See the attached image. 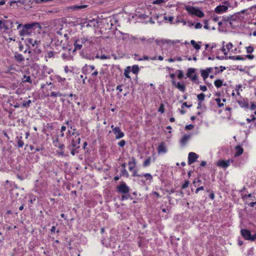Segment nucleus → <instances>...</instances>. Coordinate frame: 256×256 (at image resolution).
<instances>
[{"label":"nucleus","mask_w":256,"mask_h":256,"mask_svg":"<svg viewBox=\"0 0 256 256\" xmlns=\"http://www.w3.org/2000/svg\"><path fill=\"white\" fill-rule=\"evenodd\" d=\"M22 27V29L20 30V36H24L30 34V30L32 28H41V26L38 22H32L31 24H27L24 25L19 24L17 28L19 29Z\"/></svg>","instance_id":"f257e3e1"},{"label":"nucleus","mask_w":256,"mask_h":256,"mask_svg":"<svg viewBox=\"0 0 256 256\" xmlns=\"http://www.w3.org/2000/svg\"><path fill=\"white\" fill-rule=\"evenodd\" d=\"M130 72V70H125L124 74L126 78H130V76H129Z\"/></svg>","instance_id":"a18cd8bd"},{"label":"nucleus","mask_w":256,"mask_h":256,"mask_svg":"<svg viewBox=\"0 0 256 256\" xmlns=\"http://www.w3.org/2000/svg\"><path fill=\"white\" fill-rule=\"evenodd\" d=\"M204 187L202 186H201L200 187H198V188L196 190V194H198V192L200 191V190H204Z\"/></svg>","instance_id":"bf43d9fd"},{"label":"nucleus","mask_w":256,"mask_h":256,"mask_svg":"<svg viewBox=\"0 0 256 256\" xmlns=\"http://www.w3.org/2000/svg\"><path fill=\"white\" fill-rule=\"evenodd\" d=\"M254 51V48L252 46H249L246 48V52L248 54H251Z\"/></svg>","instance_id":"c9c22d12"},{"label":"nucleus","mask_w":256,"mask_h":256,"mask_svg":"<svg viewBox=\"0 0 256 256\" xmlns=\"http://www.w3.org/2000/svg\"><path fill=\"white\" fill-rule=\"evenodd\" d=\"M204 28L206 30H208L210 28V27L208 26V20H204Z\"/></svg>","instance_id":"de8ad7c7"},{"label":"nucleus","mask_w":256,"mask_h":256,"mask_svg":"<svg viewBox=\"0 0 256 256\" xmlns=\"http://www.w3.org/2000/svg\"><path fill=\"white\" fill-rule=\"evenodd\" d=\"M230 164V160H220L218 161L216 163V165L222 168H226Z\"/></svg>","instance_id":"6e6552de"},{"label":"nucleus","mask_w":256,"mask_h":256,"mask_svg":"<svg viewBox=\"0 0 256 256\" xmlns=\"http://www.w3.org/2000/svg\"><path fill=\"white\" fill-rule=\"evenodd\" d=\"M222 81L221 80L218 79L214 81V85L217 88H220L222 85Z\"/></svg>","instance_id":"5701e85b"},{"label":"nucleus","mask_w":256,"mask_h":256,"mask_svg":"<svg viewBox=\"0 0 256 256\" xmlns=\"http://www.w3.org/2000/svg\"><path fill=\"white\" fill-rule=\"evenodd\" d=\"M240 232L244 238L246 240L250 241H254L256 240V233L252 235L250 231L246 229H242Z\"/></svg>","instance_id":"7ed1b4c3"},{"label":"nucleus","mask_w":256,"mask_h":256,"mask_svg":"<svg viewBox=\"0 0 256 256\" xmlns=\"http://www.w3.org/2000/svg\"><path fill=\"white\" fill-rule=\"evenodd\" d=\"M14 58L16 61L20 62H21L24 60L23 56L20 54H16Z\"/></svg>","instance_id":"2eb2a0df"},{"label":"nucleus","mask_w":256,"mask_h":256,"mask_svg":"<svg viewBox=\"0 0 256 256\" xmlns=\"http://www.w3.org/2000/svg\"><path fill=\"white\" fill-rule=\"evenodd\" d=\"M210 198L212 199V200H214V194L213 192H211L209 196Z\"/></svg>","instance_id":"338daca9"},{"label":"nucleus","mask_w":256,"mask_h":256,"mask_svg":"<svg viewBox=\"0 0 256 256\" xmlns=\"http://www.w3.org/2000/svg\"><path fill=\"white\" fill-rule=\"evenodd\" d=\"M178 78L179 79L182 78L184 77V73H183L182 71V70H178Z\"/></svg>","instance_id":"58836bf2"},{"label":"nucleus","mask_w":256,"mask_h":256,"mask_svg":"<svg viewBox=\"0 0 256 256\" xmlns=\"http://www.w3.org/2000/svg\"><path fill=\"white\" fill-rule=\"evenodd\" d=\"M55 146H57L58 148H60L61 150H62L64 148V144H55Z\"/></svg>","instance_id":"3c124183"},{"label":"nucleus","mask_w":256,"mask_h":256,"mask_svg":"<svg viewBox=\"0 0 256 256\" xmlns=\"http://www.w3.org/2000/svg\"><path fill=\"white\" fill-rule=\"evenodd\" d=\"M195 69L194 68H189L188 70V72L186 76L188 78H190L192 76V74L195 72Z\"/></svg>","instance_id":"6ab92c4d"},{"label":"nucleus","mask_w":256,"mask_h":256,"mask_svg":"<svg viewBox=\"0 0 256 256\" xmlns=\"http://www.w3.org/2000/svg\"><path fill=\"white\" fill-rule=\"evenodd\" d=\"M112 132L116 135V139H120L124 136V134L122 132L119 127H115L112 130Z\"/></svg>","instance_id":"0eeeda50"},{"label":"nucleus","mask_w":256,"mask_h":256,"mask_svg":"<svg viewBox=\"0 0 256 256\" xmlns=\"http://www.w3.org/2000/svg\"><path fill=\"white\" fill-rule=\"evenodd\" d=\"M190 78H191L192 81L196 83H198V82H196V80H198V76L196 75L195 74L194 76H192Z\"/></svg>","instance_id":"09e8293b"},{"label":"nucleus","mask_w":256,"mask_h":256,"mask_svg":"<svg viewBox=\"0 0 256 256\" xmlns=\"http://www.w3.org/2000/svg\"><path fill=\"white\" fill-rule=\"evenodd\" d=\"M151 162V158L150 157L148 158L147 159L145 160V161L144 162L143 166L144 167L148 166Z\"/></svg>","instance_id":"cd10ccee"},{"label":"nucleus","mask_w":256,"mask_h":256,"mask_svg":"<svg viewBox=\"0 0 256 256\" xmlns=\"http://www.w3.org/2000/svg\"><path fill=\"white\" fill-rule=\"evenodd\" d=\"M192 106V104L188 105L186 102H184L182 104V108H183L184 106L190 108Z\"/></svg>","instance_id":"4d7b16f0"},{"label":"nucleus","mask_w":256,"mask_h":256,"mask_svg":"<svg viewBox=\"0 0 256 256\" xmlns=\"http://www.w3.org/2000/svg\"><path fill=\"white\" fill-rule=\"evenodd\" d=\"M66 51L62 54V58L64 60H72L73 56L70 54V49L66 48Z\"/></svg>","instance_id":"423d86ee"},{"label":"nucleus","mask_w":256,"mask_h":256,"mask_svg":"<svg viewBox=\"0 0 256 256\" xmlns=\"http://www.w3.org/2000/svg\"><path fill=\"white\" fill-rule=\"evenodd\" d=\"M246 57L250 60H252L254 58V55L248 54L246 56Z\"/></svg>","instance_id":"680f3d73"},{"label":"nucleus","mask_w":256,"mask_h":256,"mask_svg":"<svg viewBox=\"0 0 256 256\" xmlns=\"http://www.w3.org/2000/svg\"><path fill=\"white\" fill-rule=\"evenodd\" d=\"M230 58L238 60H244L245 59L244 58L240 56H230Z\"/></svg>","instance_id":"c756f323"},{"label":"nucleus","mask_w":256,"mask_h":256,"mask_svg":"<svg viewBox=\"0 0 256 256\" xmlns=\"http://www.w3.org/2000/svg\"><path fill=\"white\" fill-rule=\"evenodd\" d=\"M200 72H201L202 76V77L204 80H205L206 78H208L209 74H208L207 71H206L204 70H201Z\"/></svg>","instance_id":"4be33fe9"},{"label":"nucleus","mask_w":256,"mask_h":256,"mask_svg":"<svg viewBox=\"0 0 256 256\" xmlns=\"http://www.w3.org/2000/svg\"><path fill=\"white\" fill-rule=\"evenodd\" d=\"M80 142V138L79 137L75 136L72 141L71 146L73 147V148H80L79 144Z\"/></svg>","instance_id":"1a4fd4ad"},{"label":"nucleus","mask_w":256,"mask_h":256,"mask_svg":"<svg viewBox=\"0 0 256 256\" xmlns=\"http://www.w3.org/2000/svg\"><path fill=\"white\" fill-rule=\"evenodd\" d=\"M232 47V44L231 42H229L226 44V48L228 50H230Z\"/></svg>","instance_id":"e2e57ef3"},{"label":"nucleus","mask_w":256,"mask_h":256,"mask_svg":"<svg viewBox=\"0 0 256 256\" xmlns=\"http://www.w3.org/2000/svg\"><path fill=\"white\" fill-rule=\"evenodd\" d=\"M62 94L60 92H52L50 93V96L52 97H56V96H61Z\"/></svg>","instance_id":"2f4dec72"},{"label":"nucleus","mask_w":256,"mask_h":256,"mask_svg":"<svg viewBox=\"0 0 256 256\" xmlns=\"http://www.w3.org/2000/svg\"><path fill=\"white\" fill-rule=\"evenodd\" d=\"M55 52L53 51H49L47 52L46 55V58H50L54 56Z\"/></svg>","instance_id":"a878e982"},{"label":"nucleus","mask_w":256,"mask_h":256,"mask_svg":"<svg viewBox=\"0 0 256 256\" xmlns=\"http://www.w3.org/2000/svg\"><path fill=\"white\" fill-rule=\"evenodd\" d=\"M86 7V5L74 6L72 7V9L74 10H78L82 9Z\"/></svg>","instance_id":"bb28decb"},{"label":"nucleus","mask_w":256,"mask_h":256,"mask_svg":"<svg viewBox=\"0 0 256 256\" xmlns=\"http://www.w3.org/2000/svg\"><path fill=\"white\" fill-rule=\"evenodd\" d=\"M132 71L134 74H136L139 71L138 66L137 65L133 66H132Z\"/></svg>","instance_id":"c85d7f7f"},{"label":"nucleus","mask_w":256,"mask_h":256,"mask_svg":"<svg viewBox=\"0 0 256 256\" xmlns=\"http://www.w3.org/2000/svg\"><path fill=\"white\" fill-rule=\"evenodd\" d=\"M132 161L128 162L129 170L130 171H132L134 168L136 166V158L134 157L131 158Z\"/></svg>","instance_id":"ddd939ff"},{"label":"nucleus","mask_w":256,"mask_h":256,"mask_svg":"<svg viewBox=\"0 0 256 256\" xmlns=\"http://www.w3.org/2000/svg\"><path fill=\"white\" fill-rule=\"evenodd\" d=\"M250 108L252 110H254L256 109V104H254V103L252 104Z\"/></svg>","instance_id":"774afa93"},{"label":"nucleus","mask_w":256,"mask_h":256,"mask_svg":"<svg viewBox=\"0 0 256 256\" xmlns=\"http://www.w3.org/2000/svg\"><path fill=\"white\" fill-rule=\"evenodd\" d=\"M216 101L217 102V104H218L219 107H222L224 106L223 103L220 102V98H216Z\"/></svg>","instance_id":"37998d69"},{"label":"nucleus","mask_w":256,"mask_h":256,"mask_svg":"<svg viewBox=\"0 0 256 256\" xmlns=\"http://www.w3.org/2000/svg\"><path fill=\"white\" fill-rule=\"evenodd\" d=\"M164 2V0H155L153 2V4H160Z\"/></svg>","instance_id":"8fccbe9b"},{"label":"nucleus","mask_w":256,"mask_h":256,"mask_svg":"<svg viewBox=\"0 0 256 256\" xmlns=\"http://www.w3.org/2000/svg\"><path fill=\"white\" fill-rule=\"evenodd\" d=\"M200 89L203 92H205L207 90V88L206 86H200Z\"/></svg>","instance_id":"13d9d810"},{"label":"nucleus","mask_w":256,"mask_h":256,"mask_svg":"<svg viewBox=\"0 0 256 256\" xmlns=\"http://www.w3.org/2000/svg\"><path fill=\"white\" fill-rule=\"evenodd\" d=\"M167 152L164 142H162L158 148V154L166 153Z\"/></svg>","instance_id":"9b49d317"},{"label":"nucleus","mask_w":256,"mask_h":256,"mask_svg":"<svg viewBox=\"0 0 256 256\" xmlns=\"http://www.w3.org/2000/svg\"><path fill=\"white\" fill-rule=\"evenodd\" d=\"M251 117L252 118H248L246 119V121L250 123V122H252V121L253 120H254L256 119V118L254 116V115H252L251 116Z\"/></svg>","instance_id":"c03bdc74"},{"label":"nucleus","mask_w":256,"mask_h":256,"mask_svg":"<svg viewBox=\"0 0 256 256\" xmlns=\"http://www.w3.org/2000/svg\"><path fill=\"white\" fill-rule=\"evenodd\" d=\"M198 158V154L194 152H190L188 154V164L189 165L193 164L196 161V160Z\"/></svg>","instance_id":"39448f33"},{"label":"nucleus","mask_w":256,"mask_h":256,"mask_svg":"<svg viewBox=\"0 0 256 256\" xmlns=\"http://www.w3.org/2000/svg\"><path fill=\"white\" fill-rule=\"evenodd\" d=\"M130 38L134 43H136V44L139 43L138 38L136 37V36H132Z\"/></svg>","instance_id":"ea45409f"},{"label":"nucleus","mask_w":256,"mask_h":256,"mask_svg":"<svg viewBox=\"0 0 256 256\" xmlns=\"http://www.w3.org/2000/svg\"><path fill=\"white\" fill-rule=\"evenodd\" d=\"M77 148H74L72 150H71V154L72 155V156H74L76 154V152H78V151H76V150Z\"/></svg>","instance_id":"052dcab7"},{"label":"nucleus","mask_w":256,"mask_h":256,"mask_svg":"<svg viewBox=\"0 0 256 256\" xmlns=\"http://www.w3.org/2000/svg\"><path fill=\"white\" fill-rule=\"evenodd\" d=\"M4 22H6V24L8 26V30L10 28H12V26L13 22L10 20H2Z\"/></svg>","instance_id":"f704fd0d"},{"label":"nucleus","mask_w":256,"mask_h":256,"mask_svg":"<svg viewBox=\"0 0 256 256\" xmlns=\"http://www.w3.org/2000/svg\"><path fill=\"white\" fill-rule=\"evenodd\" d=\"M194 128V126L193 124H190L188 125H186V129L188 130H192Z\"/></svg>","instance_id":"49530a36"},{"label":"nucleus","mask_w":256,"mask_h":256,"mask_svg":"<svg viewBox=\"0 0 256 256\" xmlns=\"http://www.w3.org/2000/svg\"><path fill=\"white\" fill-rule=\"evenodd\" d=\"M7 22H4L2 20H0V28H4V29L8 30V26L6 24Z\"/></svg>","instance_id":"b1692460"},{"label":"nucleus","mask_w":256,"mask_h":256,"mask_svg":"<svg viewBox=\"0 0 256 256\" xmlns=\"http://www.w3.org/2000/svg\"><path fill=\"white\" fill-rule=\"evenodd\" d=\"M158 112H160L161 113H164V108L163 104H162L158 109Z\"/></svg>","instance_id":"79ce46f5"},{"label":"nucleus","mask_w":256,"mask_h":256,"mask_svg":"<svg viewBox=\"0 0 256 256\" xmlns=\"http://www.w3.org/2000/svg\"><path fill=\"white\" fill-rule=\"evenodd\" d=\"M185 9L190 14L196 16L198 18H202L204 16V13L198 8L186 6Z\"/></svg>","instance_id":"f03ea898"},{"label":"nucleus","mask_w":256,"mask_h":256,"mask_svg":"<svg viewBox=\"0 0 256 256\" xmlns=\"http://www.w3.org/2000/svg\"><path fill=\"white\" fill-rule=\"evenodd\" d=\"M164 19L165 20H168L170 23H172V22H173V20H174V17L172 16H170L168 17H167V16H164Z\"/></svg>","instance_id":"e433bc0d"},{"label":"nucleus","mask_w":256,"mask_h":256,"mask_svg":"<svg viewBox=\"0 0 256 256\" xmlns=\"http://www.w3.org/2000/svg\"><path fill=\"white\" fill-rule=\"evenodd\" d=\"M190 44L193 46L194 48L197 50H198L200 48V46L196 44L194 40H192L190 41Z\"/></svg>","instance_id":"393cba45"},{"label":"nucleus","mask_w":256,"mask_h":256,"mask_svg":"<svg viewBox=\"0 0 256 256\" xmlns=\"http://www.w3.org/2000/svg\"><path fill=\"white\" fill-rule=\"evenodd\" d=\"M79 42H80L79 40H77L74 42V50L73 52H74L76 50H80L82 48V44H78Z\"/></svg>","instance_id":"f3484780"},{"label":"nucleus","mask_w":256,"mask_h":256,"mask_svg":"<svg viewBox=\"0 0 256 256\" xmlns=\"http://www.w3.org/2000/svg\"><path fill=\"white\" fill-rule=\"evenodd\" d=\"M154 38H150L146 40V42L147 44H152L154 42Z\"/></svg>","instance_id":"603ef678"},{"label":"nucleus","mask_w":256,"mask_h":256,"mask_svg":"<svg viewBox=\"0 0 256 256\" xmlns=\"http://www.w3.org/2000/svg\"><path fill=\"white\" fill-rule=\"evenodd\" d=\"M150 58L148 56H143V58H140L139 60H149Z\"/></svg>","instance_id":"0e129e2a"},{"label":"nucleus","mask_w":256,"mask_h":256,"mask_svg":"<svg viewBox=\"0 0 256 256\" xmlns=\"http://www.w3.org/2000/svg\"><path fill=\"white\" fill-rule=\"evenodd\" d=\"M195 28L196 29L200 28L202 27V24L200 22H197L195 25Z\"/></svg>","instance_id":"5fc2aeb1"},{"label":"nucleus","mask_w":256,"mask_h":256,"mask_svg":"<svg viewBox=\"0 0 256 256\" xmlns=\"http://www.w3.org/2000/svg\"><path fill=\"white\" fill-rule=\"evenodd\" d=\"M228 9V7L227 6L224 5L218 6L215 8L214 12L217 14H221L226 11Z\"/></svg>","instance_id":"9d476101"},{"label":"nucleus","mask_w":256,"mask_h":256,"mask_svg":"<svg viewBox=\"0 0 256 256\" xmlns=\"http://www.w3.org/2000/svg\"><path fill=\"white\" fill-rule=\"evenodd\" d=\"M189 181L188 180H186L184 183L182 185V189H184V188H186L188 187V184H189Z\"/></svg>","instance_id":"4c0bfd02"},{"label":"nucleus","mask_w":256,"mask_h":256,"mask_svg":"<svg viewBox=\"0 0 256 256\" xmlns=\"http://www.w3.org/2000/svg\"><path fill=\"white\" fill-rule=\"evenodd\" d=\"M190 138V135H184L180 140V143L182 146H184Z\"/></svg>","instance_id":"f8f14e48"},{"label":"nucleus","mask_w":256,"mask_h":256,"mask_svg":"<svg viewBox=\"0 0 256 256\" xmlns=\"http://www.w3.org/2000/svg\"><path fill=\"white\" fill-rule=\"evenodd\" d=\"M22 82H28L30 84L32 83V80L30 76H27L26 75H24L22 78Z\"/></svg>","instance_id":"dca6fc26"},{"label":"nucleus","mask_w":256,"mask_h":256,"mask_svg":"<svg viewBox=\"0 0 256 256\" xmlns=\"http://www.w3.org/2000/svg\"><path fill=\"white\" fill-rule=\"evenodd\" d=\"M132 171H133V173H132L133 176H138V174L136 170H132Z\"/></svg>","instance_id":"69168bd1"},{"label":"nucleus","mask_w":256,"mask_h":256,"mask_svg":"<svg viewBox=\"0 0 256 256\" xmlns=\"http://www.w3.org/2000/svg\"><path fill=\"white\" fill-rule=\"evenodd\" d=\"M244 152L243 148L240 146H236V152L234 153V156H238L241 155Z\"/></svg>","instance_id":"4468645a"},{"label":"nucleus","mask_w":256,"mask_h":256,"mask_svg":"<svg viewBox=\"0 0 256 256\" xmlns=\"http://www.w3.org/2000/svg\"><path fill=\"white\" fill-rule=\"evenodd\" d=\"M32 103V101L30 100H28L26 102H24L22 104V106L24 108H28L30 106V104Z\"/></svg>","instance_id":"473e14b6"},{"label":"nucleus","mask_w":256,"mask_h":256,"mask_svg":"<svg viewBox=\"0 0 256 256\" xmlns=\"http://www.w3.org/2000/svg\"><path fill=\"white\" fill-rule=\"evenodd\" d=\"M118 192L121 194H127L130 192V188L126 186L125 182H122L117 187Z\"/></svg>","instance_id":"20e7f679"},{"label":"nucleus","mask_w":256,"mask_h":256,"mask_svg":"<svg viewBox=\"0 0 256 256\" xmlns=\"http://www.w3.org/2000/svg\"><path fill=\"white\" fill-rule=\"evenodd\" d=\"M142 176L144 177H145L146 178V180H151L152 179V176L150 174L146 173L145 174H142Z\"/></svg>","instance_id":"72a5a7b5"},{"label":"nucleus","mask_w":256,"mask_h":256,"mask_svg":"<svg viewBox=\"0 0 256 256\" xmlns=\"http://www.w3.org/2000/svg\"><path fill=\"white\" fill-rule=\"evenodd\" d=\"M121 173L122 174L124 175L126 174L128 176V174L126 168L122 169V170L121 171Z\"/></svg>","instance_id":"6e6d98bb"},{"label":"nucleus","mask_w":256,"mask_h":256,"mask_svg":"<svg viewBox=\"0 0 256 256\" xmlns=\"http://www.w3.org/2000/svg\"><path fill=\"white\" fill-rule=\"evenodd\" d=\"M28 42L31 44L33 46H34V44L36 42V40H33L32 38H28Z\"/></svg>","instance_id":"864d4df0"},{"label":"nucleus","mask_w":256,"mask_h":256,"mask_svg":"<svg viewBox=\"0 0 256 256\" xmlns=\"http://www.w3.org/2000/svg\"><path fill=\"white\" fill-rule=\"evenodd\" d=\"M180 90L184 92L186 90V86L184 84H181L180 82H178L176 86Z\"/></svg>","instance_id":"a211bd4d"},{"label":"nucleus","mask_w":256,"mask_h":256,"mask_svg":"<svg viewBox=\"0 0 256 256\" xmlns=\"http://www.w3.org/2000/svg\"><path fill=\"white\" fill-rule=\"evenodd\" d=\"M126 144V141L124 140H120L118 143V145L120 147H123Z\"/></svg>","instance_id":"a19ab883"},{"label":"nucleus","mask_w":256,"mask_h":256,"mask_svg":"<svg viewBox=\"0 0 256 256\" xmlns=\"http://www.w3.org/2000/svg\"><path fill=\"white\" fill-rule=\"evenodd\" d=\"M22 136L17 137V138L18 139L17 143H18V148H22L24 145V143L23 141L22 140Z\"/></svg>","instance_id":"412c9836"},{"label":"nucleus","mask_w":256,"mask_h":256,"mask_svg":"<svg viewBox=\"0 0 256 256\" xmlns=\"http://www.w3.org/2000/svg\"><path fill=\"white\" fill-rule=\"evenodd\" d=\"M198 99L199 101H200V102L198 103V105H201V102L202 101H203L205 98V94L203 93H201L198 95L197 96Z\"/></svg>","instance_id":"aec40b11"},{"label":"nucleus","mask_w":256,"mask_h":256,"mask_svg":"<svg viewBox=\"0 0 256 256\" xmlns=\"http://www.w3.org/2000/svg\"><path fill=\"white\" fill-rule=\"evenodd\" d=\"M155 42L158 45H160L161 44H164L165 43H168V40H155Z\"/></svg>","instance_id":"7c9ffc66"}]
</instances>
